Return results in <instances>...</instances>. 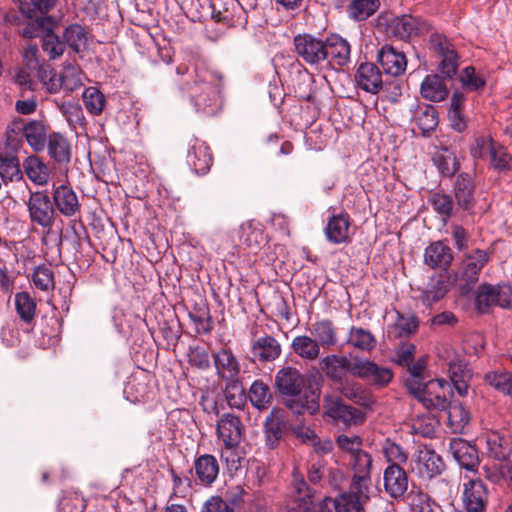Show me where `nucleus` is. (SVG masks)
<instances>
[{
    "label": "nucleus",
    "mask_w": 512,
    "mask_h": 512,
    "mask_svg": "<svg viewBox=\"0 0 512 512\" xmlns=\"http://www.w3.org/2000/svg\"><path fill=\"white\" fill-rule=\"evenodd\" d=\"M305 378L300 371L291 366L281 368L275 376V384L281 395L288 396L286 406L294 414L308 412L310 415L319 410V396L305 388Z\"/></svg>",
    "instance_id": "obj_1"
},
{
    "label": "nucleus",
    "mask_w": 512,
    "mask_h": 512,
    "mask_svg": "<svg viewBox=\"0 0 512 512\" xmlns=\"http://www.w3.org/2000/svg\"><path fill=\"white\" fill-rule=\"evenodd\" d=\"M211 80L212 76L208 72L197 73L193 84L187 87V93L196 112L206 115L215 113L218 99V89Z\"/></svg>",
    "instance_id": "obj_2"
},
{
    "label": "nucleus",
    "mask_w": 512,
    "mask_h": 512,
    "mask_svg": "<svg viewBox=\"0 0 512 512\" xmlns=\"http://www.w3.org/2000/svg\"><path fill=\"white\" fill-rule=\"evenodd\" d=\"M426 408L445 410L452 396L451 385L444 379H433L420 384L418 391H411Z\"/></svg>",
    "instance_id": "obj_3"
},
{
    "label": "nucleus",
    "mask_w": 512,
    "mask_h": 512,
    "mask_svg": "<svg viewBox=\"0 0 512 512\" xmlns=\"http://www.w3.org/2000/svg\"><path fill=\"white\" fill-rule=\"evenodd\" d=\"M488 502L486 485L480 479H471L463 484V508L447 505L442 512H485Z\"/></svg>",
    "instance_id": "obj_4"
},
{
    "label": "nucleus",
    "mask_w": 512,
    "mask_h": 512,
    "mask_svg": "<svg viewBox=\"0 0 512 512\" xmlns=\"http://www.w3.org/2000/svg\"><path fill=\"white\" fill-rule=\"evenodd\" d=\"M295 52L306 64L323 68L327 62L325 40L312 34H298L294 37Z\"/></svg>",
    "instance_id": "obj_5"
},
{
    "label": "nucleus",
    "mask_w": 512,
    "mask_h": 512,
    "mask_svg": "<svg viewBox=\"0 0 512 512\" xmlns=\"http://www.w3.org/2000/svg\"><path fill=\"white\" fill-rule=\"evenodd\" d=\"M475 306L480 313L486 312L491 306L512 307V286L481 284L476 292Z\"/></svg>",
    "instance_id": "obj_6"
},
{
    "label": "nucleus",
    "mask_w": 512,
    "mask_h": 512,
    "mask_svg": "<svg viewBox=\"0 0 512 512\" xmlns=\"http://www.w3.org/2000/svg\"><path fill=\"white\" fill-rule=\"evenodd\" d=\"M411 471L420 479L426 481L439 476L445 464L442 458L427 446L418 447L410 461Z\"/></svg>",
    "instance_id": "obj_7"
},
{
    "label": "nucleus",
    "mask_w": 512,
    "mask_h": 512,
    "mask_svg": "<svg viewBox=\"0 0 512 512\" xmlns=\"http://www.w3.org/2000/svg\"><path fill=\"white\" fill-rule=\"evenodd\" d=\"M212 17L228 26H244L247 8L240 0H211Z\"/></svg>",
    "instance_id": "obj_8"
},
{
    "label": "nucleus",
    "mask_w": 512,
    "mask_h": 512,
    "mask_svg": "<svg viewBox=\"0 0 512 512\" xmlns=\"http://www.w3.org/2000/svg\"><path fill=\"white\" fill-rule=\"evenodd\" d=\"M352 375L378 386H384L392 379V372L388 368L361 357L353 359Z\"/></svg>",
    "instance_id": "obj_9"
},
{
    "label": "nucleus",
    "mask_w": 512,
    "mask_h": 512,
    "mask_svg": "<svg viewBox=\"0 0 512 512\" xmlns=\"http://www.w3.org/2000/svg\"><path fill=\"white\" fill-rule=\"evenodd\" d=\"M27 206L33 223L43 228H50L53 225L55 210L47 194L42 192L32 193Z\"/></svg>",
    "instance_id": "obj_10"
},
{
    "label": "nucleus",
    "mask_w": 512,
    "mask_h": 512,
    "mask_svg": "<svg viewBox=\"0 0 512 512\" xmlns=\"http://www.w3.org/2000/svg\"><path fill=\"white\" fill-rule=\"evenodd\" d=\"M431 45L434 50L441 57L439 63L440 73L447 79H452L458 70V56L453 47L446 37L441 35H433L431 37Z\"/></svg>",
    "instance_id": "obj_11"
},
{
    "label": "nucleus",
    "mask_w": 512,
    "mask_h": 512,
    "mask_svg": "<svg viewBox=\"0 0 512 512\" xmlns=\"http://www.w3.org/2000/svg\"><path fill=\"white\" fill-rule=\"evenodd\" d=\"M490 260L488 250L475 249L467 253L461 264L460 278L466 282L468 286L474 285L479 279L481 269Z\"/></svg>",
    "instance_id": "obj_12"
},
{
    "label": "nucleus",
    "mask_w": 512,
    "mask_h": 512,
    "mask_svg": "<svg viewBox=\"0 0 512 512\" xmlns=\"http://www.w3.org/2000/svg\"><path fill=\"white\" fill-rule=\"evenodd\" d=\"M327 62L325 67H343L350 61V44L339 35H331L325 40Z\"/></svg>",
    "instance_id": "obj_13"
},
{
    "label": "nucleus",
    "mask_w": 512,
    "mask_h": 512,
    "mask_svg": "<svg viewBox=\"0 0 512 512\" xmlns=\"http://www.w3.org/2000/svg\"><path fill=\"white\" fill-rule=\"evenodd\" d=\"M377 60L388 75L397 77L406 71L407 60L405 54L392 45L385 44L382 46L378 51Z\"/></svg>",
    "instance_id": "obj_14"
},
{
    "label": "nucleus",
    "mask_w": 512,
    "mask_h": 512,
    "mask_svg": "<svg viewBox=\"0 0 512 512\" xmlns=\"http://www.w3.org/2000/svg\"><path fill=\"white\" fill-rule=\"evenodd\" d=\"M449 451L455 461L468 471H473L479 465L477 448L462 438H453L449 443Z\"/></svg>",
    "instance_id": "obj_15"
},
{
    "label": "nucleus",
    "mask_w": 512,
    "mask_h": 512,
    "mask_svg": "<svg viewBox=\"0 0 512 512\" xmlns=\"http://www.w3.org/2000/svg\"><path fill=\"white\" fill-rule=\"evenodd\" d=\"M392 31L400 40H409L427 33L429 31V25L418 17L402 15L394 19Z\"/></svg>",
    "instance_id": "obj_16"
},
{
    "label": "nucleus",
    "mask_w": 512,
    "mask_h": 512,
    "mask_svg": "<svg viewBox=\"0 0 512 512\" xmlns=\"http://www.w3.org/2000/svg\"><path fill=\"white\" fill-rule=\"evenodd\" d=\"M320 365L326 377L336 383H343L348 373L352 375L353 361L344 355H326L320 360Z\"/></svg>",
    "instance_id": "obj_17"
},
{
    "label": "nucleus",
    "mask_w": 512,
    "mask_h": 512,
    "mask_svg": "<svg viewBox=\"0 0 512 512\" xmlns=\"http://www.w3.org/2000/svg\"><path fill=\"white\" fill-rule=\"evenodd\" d=\"M217 435L224 446L237 447L242 437V425L239 417L224 413L217 423Z\"/></svg>",
    "instance_id": "obj_18"
},
{
    "label": "nucleus",
    "mask_w": 512,
    "mask_h": 512,
    "mask_svg": "<svg viewBox=\"0 0 512 512\" xmlns=\"http://www.w3.org/2000/svg\"><path fill=\"white\" fill-rule=\"evenodd\" d=\"M357 86L365 92L377 94L383 85L379 68L371 62L361 63L355 73Z\"/></svg>",
    "instance_id": "obj_19"
},
{
    "label": "nucleus",
    "mask_w": 512,
    "mask_h": 512,
    "mask_svg": "<svg viewBox=\"0 0 512 512\" xmlns=\"http://www.w3.org/2000/svg\"><path fill=\"white\" fill-rule=\"evenodd\" d=\"M385 491L392 498L402 497L408 489V476L398 465H388L383 474Z\"/></svg>",
    "instance_id": "obj_20"
},
{
    "label": "nucleus",
    "mask_w": 512,
    "mask_h": 512,
    "mask_svg": "<svg viewBox=\"0 0 512 512\" xmlns=\"http://www.w3.org/2000/svg\"><path fill=\"white\" fill-rule=\"evenodd\" d=\"M282 349L277 339L271 335H264L253 340L251 343V353L254 360L266 363L279 358Z\"/></svg>",
    "instance_id": "obj_21"
},
{
    "label": "nucleus",
    "mask_w": 512,
    "mask_h": 512,
    "mask_svg": "<svg viewBox=\"0 0 512 512\" xmlns=\"http://www.w3.org/2000/svg\"><path fill=\"white\" fill-rule=\"evenodd\" d=\"M286 430L284 411L278 408L271 410L265 420L266 444L270 449L276 448Z\"/></svg>",
    "instance_id": "obj_22"
},
{
    "label": "nucleus",
    "mask_w": 512,
    "mask_h": 512,
    "mask_svg": "<svg viewBox=\"0 0 512 512\" xmlns=\"http://www.w3.org/2000/svg\"><path fill=\"white\" fill-rule=\"evenodd\" d=\"M448 375L450 381L459 395L464 396L468 391V384L471 379V370L464 359L454 356L448 362Z\"/></svg>",
    "instance_id": "obj_23"
},
{
    "label": "nucleus",
    "mask_w": 512,
    "mask_h": 512,
    "mask_svg": "<svg viewBox=\"0 0 512 512\" xmlns=\"http://www.w3.org/2000/svg\"><path fill=\"white\" fill-rule=\"evenodd\" d=\"M53 199L59 212L72 217L80 212V203L73 189L66 185L55 186L53 189Z\"/></svg>",
    "instance_id": "obj_24"
},
{
    "label": "nucleus",
    "mask_w": 512,
    "mask_h": 512,
    "mask_svg": "<svg viewBox=\"0 0 512 512\" xmlns=\"http://www.w3.org/2000/svg\"><path fill=\"white\" fill-rule=\"evenodd\" d=\"M453 260L451 248L442 241L430 243L424 251V263L432 269L447 268Z\"/></svg>",
    "instance_id": "obj_25"
},
{
    "label": "nucleus",
    "mask_w": 512,
    "mask_h": 512,
    "mask_svg": "<svg viewBox=\"0 0 512 512\" xmlns=\"http://www.w3.org/2000/svg\"><path fill=\"white\" fill-rule=\"evenodd\" d=\"M187 162L197 174H205L212 165L209 147L198 139H194L187 154Z\"/></svg>",
    "instance_id": "obj_26"
},
{
    "label": "nucleus",
    "mask_w": 512,
    "mask_h": 512,
    "mask_svg": "<svg viewBox=\"0 0 512 512\" xmlns=\"http://www.w3.org/2000/svg\"><path fill=\"white\" fill-rule=\"evenodd\" d=\"M28 179L36 185L48 184L51 176L49 165L37 155H30L22 163Z\"/></svg>",
    "instance_id": "obj_27"
},
{
    "label": "nucleus",
    "mask_w": 512,
    "mask_h": 512,
    "mask_svg": "<svg viewBox=\"0 0 512 512\" xmlns=\"http://www.w3.org/2000/svg\"><path fill=\"white\" fill-rule=\"evenodd\" d=\"M46 146L49 156L59 165L68 164L71 161V144L63 134L51 133L47 138Z\"/></svg>",
    "instance_id": "obj_28"
},
{
    "label": "nucleus",
    "mask_w": 512,
    "mask_h": 512,
    "mask_svg": "<svg viewBox=\"0 0 512 512\" xmlns=\"http://www.w3.org/2000/svg\"><path fill=\"white\" fill-rule=\"evenodd\" d=\"M351 220L347 213L332 216L326 225L325 235L333 244H341L348 240Z\"/></svg>",
    "instance_id": "obj_29"
},
{
    "label": "nucleus",
    "mask_w": 512,
    "mask_h": 512,
    "mask_svg": "<svg viewBox=\"0 0 512 512\" xmlns=\"http://www.w3.org/2000/svg\"><path fill=\"white\" fill-rule=\"evenodd\" d=\"M214 364L217 374L227 381L236 380L240 373V363L228 349H221L214 355Z\"/></svg>",
    "instance_id": "obj_30"
},
{
    "label": "nucleus",
    "mask_w": 512,
    "mask_h": 512,
    "mask_svg": "<svg viewBox=\"0 0 512 512\" xmlns=\"http://www.w3.org/2000/svg\"><path fill=\"white\" fill-rule=\"evenodd\" d=\"M311 336L321 348L329 349L339 343L337 328L329 319H322L312 324L310 330Z\"/></svg>",
    "instance_id": "obj_31"
},
{
    "label": "nucleus",
    "mask_w": 512,
    "mask_h": 512,
    "mask_svg": "<svg viewBox=\"0 0 512 512\" xmlns=\"http://www.w3.org/2000/svg\"><path fill=\"white\" fill-rule=\"evenodd\" d=\"M449 289L448 280L442 276L431 277L419 296L426 307H431L445 297Z\"/></svg>",
    "instance_id": "obj_32"
},
{
    "label": "nucleus",
    "mask_w": 512,
    "mask_h": 512,
    "mask_svg": "<svg viewBox=\"0 0 512 512\" xmlns=\"http://www.w3.org/2000/svg\"><path fill=\"white\" fill-rule=\"evenodd\" d=\"M421 96L431 102H441L448 96V88L437 74L427 75L420 86Z\"/></svg>",
    "instance_id": "obj_33"
},
{
    "label": "nucleus",
    "mask_w": 512,
    "mask_h": 512,
    "mask_svg": "<svg viewBox=\"0 0 512 512\" xmlns=\"http://www.w3.org/2000/svg\"><path fill=\"white\" fill-rule=\"evenodd\" d=\"M85 75L76 62H67L63 65L62 73L57 78L60 89L73 92L83 86Z\"/></svg>",
    "instance_id": "obj_34"
},
{
    "label": "nucleus",
    "mask_w": 512,
    "mask_h": 512,
    "mask_svg": "<svg viewBox=\"0 0 512 512\" xmlns=\"http://www.w3.org/2000/svg\"><path fill=\"white\" fill-rule=\"evenodd\" d=\"M195 473L198 480L203 485L212 484L219 474V464L217 459L210 454H204L195 461Z\"/></svg>",
    "instance_id": "obj_35"
},
{
    "label": "nucleus",
    "mask_w": 512,
    "mask_h": 512,
    "mask_svg": "<svg viewBox=\"0 0 512 512\" xmlns=\"http://www.w3.org/2000/svg\"><path fill=\"white\" fill-rule=\"evenodd\" d=\"M474 182L471 175L461 173L455 183V197L458 205L465 209H471L474 205Z\"/></svg>",
    "instance_id": "obj_36"
},
{
    "label": "nucleus",
    "mask_w": 512,
    "mask_h": 512,
    "mask_svg": "<svg viewBox=\"0 0 512 512\" xmlns=\"http://www.w3.org/2000/svg\"><path fill=\"white\" fill-rule=\"evenodd\" d=\"M55 3L56 0H20L19 9L28 19L43 24L49 19L44 17V13L53 8Z\"/></svg>",
    "instance_id": "obj_37"
},
{
    "label": "nucleus",
    "mask_w": 512,
    "mask_h": 512,
    "mask_svg": "<svg viewBox=\"0 0 512 512\" xmlns=\"http://www.w3.org/2000/svg\"><path fill=\"white\" fill-rule=\"evenodd\" d=\"M310 335L296 336L291 343L293 352L305 361H314L321 354V347Z\"/></svg>",
    "instance_id": "obj_38"
},
{
    "label": "nucleus",
    "mask_w": 512,
    "mask_h": 512,
    "mask_svg": "<svg viewBox=\"0 0 512 512\" xmlns=\"http://www.w3.org/2000/svg\"><path fill=\"white\" fill-rule=\"evenodd\" d=\"M489 455L497 461H507L511 454L510 439L499 432H491L486 437Z\"/></svg>",
    "instance_id": "obj_39"
},
{
    "label": "nucleus",
    "mask_w": 512,
    "mask_h": 512,
    "mask_svg": "<svg viewBox=\"0 0 512 512\" xmlns=\"http://www.w3.org/2000/svg\"><path fill=\"white\" fill-rule=\"evenodd\" d=\"M23 134L35 152L44 150L48 137H46V129L41 121L33 120L26 123L23 126Z\"/></svg>",
    "instance_id": "obj_40"
},
{
    "label": "nucleus",
    "mask_w": 512,
    "mask_h": 512,
    "mask_svg": "<svg viewBox=\"0 0 512 512\" xmlns=\"http://www.w3.org/2000/svg\"><path fill=\"white\" fill-rule=\"evenodd\" d=\"M340 393L346 399L363 407H370L374 403L372 394L356 382L341 383Z\"/></svg>",
    "instance_id": "obj_41"
},
{
    "label": "nucleus",
    "mask_w": 512,
    "mask_h": 512,
    "mask_svg": "<svg viewBox=\"0 0 512 512\" xmlns=\"http://www.w3.org/2000/svg\"><path fill=\"white\" fill-rule=\"evenodd\" d=\"M347 343L361 351H371L376 346V338L362 327L352 326L348 333Z\"/></svg>",
    "instance_id": "obj_42"
},
{
    "label": "nucleus",
    "mask_w": 512,
    "mask_h": 512,
    "mask_svg": "<svg viewBox=\"0 0 512 512\" xmlns=\"http://www.w3.org/2000/svg\"><path fill=\"white\" fill-rule=\"evenodd\" d=\"M66 44L76 53L87 48L88 33L85 27L79 24L69 25L63 33Z\"/></svg>",
    "instance_id": "obj_43"
},
{
    "label": "nucleus",
    "mask_w": 512,
    "mask_h": 512,
    "mask_svg": "<svg viewBox=\"0 0 512 512\" xmlns=\"http://www.w3.org/2000/svg\"><path fill=\"white\" fill-rule=\"evenodd\" d=\"M447 411V419L448 425L451 428L453 433H462L464 428L468 425L470 421V413L466 410V408L459 404H448Z\"/></svg>",
    "instance_id": "obj_44"
},
{
    "label": "nucleus",
    "mask_w": 512,
    "mask_h": 512,
    "mask_svg": "<svg viewBox=\"0 0 512 512\" xmlns=\"http://www.w3.org/2000/svg\"><path fill=\"white\" fill-rule=\"evenodd\" d=\"M439 422L431 414L419 415L411 420L410 431L413 434L426 438H432L438 428Z\"/></svg>",
    "instance_id": "obj_45"
},
{
    "label": "nucleus",
    "mask_w": 512,
    "mask_h": 512,
    "mask_svg": "<svg viewBox=\"0 0 512 512\" xmlns=\"http://www.w3.org/2000/svg\"><path fill=\"white\" fill-rule=\"evenodd\" d=\"M329 415L343 421L347 425L360 424L364 420L363 413L352 406L336 402L329 410Z\"/></svg>",
    "instance_id": "obj_46"
},
{
    "label": "nucleus",
    "mask_w": 512,
    "mask_h": 512,
    "mask_svg": "<svg viewBox=\"0 0 512 512\" xmlns=\"http://www.w3.org/2000/svg\"><path fill=\"white\" fill-rule=\"evenodd\" d=\"M413 119L423 132L432 131L438 124V116L436 109L428 104L418 105Z\"/></svg>",
    "instance_id": "obj_47"
},
{
    "label": "nucleus",
    "mask_w": 512,
    "mask_h": 512,
    "mask_svg": "<svg viewBox=\"0 0 512 512\" xmlns=\"http://www.w3.org/2000/svg\"><path fill=\"white\" fill-rule=\"evenodd\" d=\"M82 100L85 109L93 116L100 115L105 106V95L96 87H88L83 91Z\"/></svg>",
    "instance_id": "obj_48"
},
{
    "label": "nucleus",
    "mask_w": 512,
    "mask_h": 512,
    "mask_svg": "<svg viewBox=\"0 0 512 512\" xmlns=\"http://www.w3.org/2000/svg\"><path fill=\"white\" fill-rule=\"evenodd\" d=\"M381 451L390 465L404 464L408 460V453L405 449L390 438H386L381 445Z\"/></svg>",
    "instance_id": "obj_49"
},
{
    "label": "nucleus",
    "mask_w": 512,
    "mask_h": 512,
    "mask_svg": "<svg viewBox=\"0 0 512 512\" xmlns=\"http://www.w3.org/2000/svg\"><path fill=\"white\" fill-rule=\"evenodd\" d=\"M271 398L268 386L262 381L256 380L252 383L249 390V399L255 408L259 410L268 408Z\"/></svg>",
    "instance_id": "obj_50"
},
{
    "label": "nucleus",
    "mask_w": 512,
    "mask_h": 512,
    "mask_svg": "<svg viewBox=\"0 0 512 512\" xmlns=\"http://www.w3.org/2000/svg\"><path fill=\"white\" fill-rule=\"evenodd\" d=\"M379 5V0H352L348 13L355 20H366L379 8Z\"/></svg>",
    "instance_id": "obj_51"
},
{
    "label": "nucleus",
    "mask_w": 512,
    "mask_h": 512,
    "mask_svg": "<svg viewBox=\"0 0 512 512\" xmlns=\"http://www.w3.org/2000/svg\"><path fill=\"white\" fill-rule=\"evenodd\" d=\"M364 503L354 493L342 492L335 497V512H362Z\"/></svg>",
    "instance_id": "obj_52"
},
{
    "label": "nucleus",
    "mask_w": 512,
    "mask_h": 512,
    "mask_svg": "<svg viewBox=\"0 0 512 512\" xmlns=\"http://www.w3.org/2000/svg\"><path fill=\"white\" fill-rule=\"evenodd\" d=\"M396 320L394 322L393 328L396 337L403 338L408 337L412 333H414L418 326L417 318L414 314H402L400 312H396Z\"/></svg>",
    "instance_id": "obj_53"
},
{
    "label": "nucleus",
    "mask_w": 512,
    "mask_h": 512,
    "mask_svg": "<svg viewBox=\"0 0 512 512\" xmlns=\"http://www.w3.org/2000/svg\"><path fill=\"white\" fill-rule=\"evenodd\" d=\"M15 307L18 315L25 322H30L36 312L34 299L27 292H20L15 295Z\"/></svg>",
    "instance_id": "obj_54"
},
{
    "label": "nucleus",
    "mask_w": 512,
    "mask_h": 512,
    "mask_svg": "<svg viewBox=\"0 0 512 512\" xmlns=\"http://www.w3.org/2000/svg\"><path fill=\"white\" fill-rule=\"evenodd\" d=\"M42 49L50 60H55L63 55L66 44L60 40L58 35L48 31L42 37Z\"/></svg>",
    "instance_id": "obj_55"
},
{
    "label": "nucleus",
    "mask_w": 512,
    "mask_h": 512,
    "mask_svg": "<svg viewBox=\"0 0 512 512\" xmlns=\"http://www.w3.org/2000/svg\"><path fill=\"white\" fill-rule=\"evenodd\" d=\"M33 72H36L37 78L50 93H56L60 90V84L57 82L55 70L45 61L41 62Z\"/></svg>",
    "instance_id": "obj_56"
},
{
    "label": "nucleus",
    "mask_w": 512,
    "mask_h": 512,
    "mask_svg": "<svg viewBox=\"0 0 512 512\" xmlns=\"http://www.w3.org/2000/svg\"><path fill=\"white\" fill-rule=\"evenodd\" d=\"M439 172L444 176H452L459 168V163L454 153L444 149L434 158Z\"/></svg>",
    "instance_id": "obj_57"
},
{
    "label": "nucleus",
    "mask_w": 512,
    "mask_h": 512,
    "mask_svg": "<svg viewBox=\"0 0 512 512\" xmlns=\"http://www.w3.org/2000/svg\"><path fill=\"white\" fill-rule=\"evenodd\" d=\"M0 177L5 183L22 179L20 164L16 157H0Z\"/></svg>",
    "instance_id": "obj_58"
},
{
    "label": "nucleus",
    "mask_w": 512,
    "mask_h": 512,
    "mask_svg": "<svg viewBox=\"0 0 512 512\" xmlns=\"http://www.w3.org/2000/svg\"><path fill=\"white\" fill-rule=\"evenodd\" d=\"M429 202L442 220L446 221L452 215L454 204L451 196L443 193H434L430 197Z\"/></svg>",
    "instance_id": "obj_59"
},
{
    "label": "nucleus",
    "mask_w": 512,
    "mask_h": 512,
    "mask_svg": "<svg viewBox=\"0 0 512 512\" xmlns=\"http://www.w3.org/2000/svg\"><path fill=\"white\" fill-rule=\"evenodd\" d=\"M226 386L225 395L227 403L232 408L241 409L246 404V393L243 386L236 380L229 381Z\"/></svg>",
    "instance_id": "obj_60"
},
{
    "label": "nucleus",
    "mask_w": 512,
    "mask_h": 512,
    "mask_svg": "<svg viewBox=\"0 0 512 512\" xmlns=\"http://www.w3.org/2000/svg\"><path fill=\"white\" fill-rule=\"evenodd\" d=\"M34 286L42 291H49L54 288V277L49 266L42 265L34 269L32 273Z\"/></svg>",
    "instance_id": "obj_61"
},
{
    "label": "nucleus",
    "mask_w": 512,
    "mask_h": 512,
    "mask_svg": "<svg viewBox=\"0 0 512 512\" xmlns=\"http://www.w3.org/2000/svg\"><path fill=\"white\" fill-rule=\"evenodd\" d=\"M371 484V476L353 475L348 492L354 493L365 504L370 497Z\"/></svg>",
    "instance_id": "obj_62"
},
{
    "label": "nucleus",
    "mask_w": 512,
    "mask_h": 512,
    "mask_svg": "<svg viewBox=\"0 0 512 512\" xmlns=\"http://www.w3.org/2000/svg\"><path fill=\"white\" fill-rule=\"evenodd\" d=\"M490 164L497 171H508L512 168V157L502 146H494L490 153Z\"/></svg>",
    "instance_id": "obj_63"
},
{
    "label": "nucleus",
    "mask_w": 512,
    "mask_h": 512,
    "mask_svg": "<svg viewBox=\"0 0 512 512\" xmlns=\"http://www.w3.org/2000/svg\"><path fill=\"white\" fill-rule=\"evenodd\" d=\"M354 475L371 476L372 457L362 450L350 458Z\"/></svg>",
    "instance_id": "obj_64"
}]
</instances>
